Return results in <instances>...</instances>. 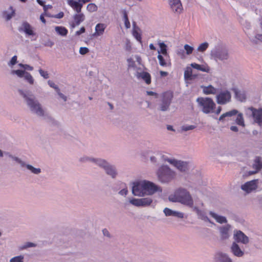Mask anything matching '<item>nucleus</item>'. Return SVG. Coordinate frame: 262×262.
<instances>
[{
	"instance_id": "nucleus-36",
	"label": "nucleus",
	"mask_w": 262,
	"mask_h": 262,
	"mask_svg": "<svg viewBox=\"0 0 262 262\" xmlns=\"http://www.w3.org/2000/svg\"><path fill=\"white\" fill-rule=\"evenodd\" d=\"M55 30L58 35L62 36H66L68 33V30L62 26L55 27Z\"/></svg>"
},
{
	"instance_id": "nucleus-11",
	"label": "nucleus",
	"mask_w": 262,
	"mask_h": 262,
	"mask_svg": "<svg viewBox=\"0 0 262 262\" xmlns=\"http://www.w3.org/2000/svg\"><path fill=\"white\" fill-rule=\"evenodd\" d=\"M258 181L257 179L248 181L242 185L241 188L246 193H250L257 189L258 186Z\"/></svg>"
},
{
	"instance_id": "nucleus-27",
	"label": "nucleus",
	"mask_w": 262,
	"mask_h": 262,
	"mask_svg": "<svg viewBox=\"0 0 262 262\" xmlns=\"http://www.w3.org/2000/svg\"><path fill=\"white\" fill-rule=\"evenodd\" d=\"M137 77L138 79H142L145 81V82L147 84H149L151 82V77L150 74L147 72H141L137 73Z\"/></svg>"
},
{
	"instance_id": "nucleus-32",
	"label": "nucleus",
	"mask_w": 262,
	"mask_h": 262,
	"mask_svg": "<svg viewBox=\"0 0 262 262\" xmlns=\"http://www.w3.org/2000/svg\"><path fill=\"white\" fill-rule=\"evenodd\" d=\"M236 98L240 101H244L246 99V94L244 91L235 90Z\"/></svg>"
},
{
	"instance_id": "nucleus-12",
	"label": "nucleus",
	"mask_w": 262,
	"mask_h": 262,
	"mask_svg": "<svg viewBox=\"0 0 262 262\" xmlns=\"http://www.w3.org/2000/svg\"><path fill=\"white\" fill-rule=\"evenodd\" d=\"M129 202L131 204L137 207H145L150 205L152 202V200L150 198H133L130 199Z\"/></svg>"
},
{
	"instance_id": "nucleus-54",
	"label": "nucleus",
	"mask_w": 262,
	"mask_h": 262,
	"mask_svg": "<svg viewBox=\"0 0 262 262\" xmlns=\"http://www.w3.org/2000/svg\"><path fill=\"white\" fill-rule=\"evenodd\" d=\"M169 200L173 202H179L178 201V190L176 191L174 194L173 195H170L169 197Z\"/></svg>"
},
{
	"instance_id": "nucleus-44",
	"label": "nucleus",
	"mask_w": 262,
	"mask_h": 262,
	"mask_svg": "<svg viewBox=\"0 0 262 262\" xmlns=\"http://www.w3.org/2000/svg\"><path fill=\"white\" fill-rule=\"evenodd\" d=\"M37 245L32 242H27L19 247V250H23L31 247H35Z\"/></svg>"
},
{
	"instance_id": "nucleus-14",
	"label": "nucleus",
	"mask_w": 262,
	"mask_h": 262,
	"mask_svg": "<svg viewBox=\"0 0 262 262\" xmlns=\"http://www.w3.org/2000/svg\"><path fill=\"white\" fill-rule=\"evenodd\" d=\"M92 0H67L68 4L76 12H80L84 4Z\"/></svg>"
},
{
	"instance_id": "nucleus-19",
	"label": "nucleus",
	"mask_w": 262,
	"mask_h": 262,
	"mask_svg": "<svg viewBox=\"0 0 262 262\" xmlns=\"http://www.w3.org/2000/svg\"><path fill=\"white\" fill-rule=\"evenodd\" d=\"M169 4L173 12L178 13L182 12L183 7L180 0H169Z\"/></svg>"
},
{
	"instance_id": "nucleus-48",
	"label": "nucleus",
	"mask_w": 262,
	"mask_h": 262,
	"mask_svg": "<svg viewBox=\"0 0 262 262\" xmlns=\"http://www.w3.org/2000/svg\"><path fill=\"white\" fill-rule=\"evenodd\" d=\"M97 9V6L94 3H90L86 7V10L90 12H96Z\"/></svg>"
},
{
	"instance_id": "nucleus-45",
	"label": "nucleus",
	"mask_w": 262,
	"mask_h": 262,
	"mask_svg": "<svg viewBox=\"0 0 262 262\" xmlns=\"http://www.w3.org/2000/svg\"><path fill=\"white\" fill-rule=\"evenodd\" d=\"M236 123L241 126H244L245 123L244 118L243 117V114L242 113H239L237 114L236 119Z\"/></svg>"
},
{
	"instance_id": "nucleus-10",
	"label": "nucleus",
	"mask_w": 262,
	"mask_h": 262,
	"mask_svg": "<svg viewBox=\"0 0 262 262\" xmlns=\"http://www.w3.org/2000/svg\"><path fill=\"white\" fill-rule=\"evenodd\" d=\"M230 250L232 255L236 257H243L245 254V251L243 246L240 247L236 242H233L230 246Z\"/></svg>"
},
{
	"instance_id": "nucleus-29",
	"label": "nucleus",
	"mask_w": 262,
	"mask_h": 262,
	"mask_svg": "<svg viewBox=\"0 0 262 262\" xmlns=\"http://www.w3.org/2000/svg\"><path fill=\"white\" fill-rule=\"evenodd\" d=\"M209 214L219 223L223 224L226 223L227 222V220L225 216L219 215L212 211H210Z\"/></svg>"
},
{
	"instance_id": "nucleus-56",
	"label": "nucleus",
	"mask_w": 262,
	"mask_h": 262,
	"mask_svg": "<svg viewBox=\"0 0 262 262\" xmlns=\"http://www.w3.org/2000/svg\"><path fill=\"white\" fill-rule=\"evenodd\" d=\"M12 160L14 161H15L17 163H18L20 165L21 167H24V165H25V162L23 161V160H21L18 157L14 156L13 157V159H12Z\"/></svg>"
},
{
	"instance_id": "nucleus-3",
	"label": "nucleus",
	"mask_w": 262,
	"mask_h": 262,
	"mask_svg": "<svg viewBox=\"0 0 262 262\" xmlns=\"http://www.w3.org/2000/svg\"><path fill=\"white\" fill-rule=\"evenodd\" d=\"M157 176L160 182L168 183L175 178L176 172L168 165L162 164L158 168Z\"/></svg>"
},
{
	"instance_id": "nucleus-6",
	"label": "nucleus",
	"mask_w": 262,
	"mask_h": 262,
	"mask_svg": "<svg viewBox=\"0 0 262 262\" xmlns=\"http://www.w3.org/2000/svg\"><path fill=\"white\" fill-rule=\"evenodd\" d=\"M211 58L216 61L218 60L223 61L229 58L228 50L223 47L218 46L211 50L210 53Z\"/></svg>"
},
{
	"instance_id": "nucleus-55",
	"label": "nucleus",
	"mask_w": 262,
	"mask_h": 262,
	"mask_svg": "<svg viewBox=\"0 0 262 262\" xmlns=\"http://www.w3.org/2000/svg\"><path fill=\"white\" fill-rule=\"evenodd\" d=\"M196 126L195 125H183L182 126V130L185 132L189 130H192L194 128H195Z\"/></svg>"
},
{
	"instance_id": "nucleus-23",
	"label": "nucleus",
	"mask_w": 262,
	"mask_h": 262,
	"mask_svg": "<svg viewBox=\"0 0 262 262\" xmlns=\"http://www.w3.org/2000/svg\"><path fill=\"white\" fill-rule=\"evenodd\" d=\"M106 28V25L105 24L98 23L95 26V32L93 34L92 36L93 37H98L102 35Z\"/></svg>"
},
{
	"instance_id": "nucleus-64",
	"label": "nucleus",
	"mask_w": 262,
	"mask_h": 262,
	"mask_svg": "<svg viewBox=\"0 0 262 262\" xmlns=\"http://www.w3.org/2000/svg\"><path fill=\"white\" fill-rule=\"evenodd\" d=\"M57 93L61 99H62L64 101H67V97L62 93H60V90L59 91H57Z\"/></svg>"
},
{
	"instance_id": "nucleus-41",
	"label": "nucleus",
	"mask_w": 262,
	"mask_h": 262,
	"mask_svg": "<svg viewBox=\"0 0 262 262\" xmlns=\"http://www.w3.org/2000/svg\"><path fill=\"white\" fill-rule=\"evenodd\" d=\"M95 158L88 156H83L79 159V162L81 163L91 162L94 163Z\"/></svg>"
},
{
	"instance_id": "nucleus-8",
	"label": "nucleus",
	"mask_w": 262,
	"mask_h": 262,
	"mask_svg": "<svg viewBox=\"0 0 262 262\" xmlns=\"http://www.w3.org/2000/svg\"><path fill=\"white\" fill-rule=\"evenodd\" d=\"M173 94L171 92H166L162 94L161 102L159 105L161 111L165 112L169 110Z\"/></svg>"
},
{
	"instance_id": "nucleus-60",
	"label": "nucleus",
	"mask_w": 262,
	"mask_h": 262,
	"mask_svg": "<svg viewBox=\"0 0 262 262\" xmlns=\"http://www.w3.org/2000/svg\"><path fill=\"white\" fill-rule=\"evenodd\" d=\"M128 66L129 68H134L135 67V63L134 60L130 58L127 59Z\"/></svg>"
},
{
	"instance_id": "nucleus-51",
	"label": "nucleus",
	"mask_w": 262,
	"mask_h": 262,
	"mask_svg": "<svg viewBox=\"0 0 262 262\" xmlns=\"http://www.w3.org/2000/svg\"><path fill=\"white\" fill-rule=\"evenodd\" d=\"M24 257L23 255L15 256L10 259V262H24Z\"/></svg>"
},
{
	"instance_id": "nucleus-53",
	"label": "nucleus",
	"mask_w": 262,
	"mask_h": 262,
	"mask_svg": "<svg viewBox=\"0 0 262 262\" xmlns=\"http://www.w3.org/2000/svg\"><path fill=\"white\" fill-rule=\"evenodd\" d=\"M38 72L41 76H42L45 79H48L49 77V73L47 71H44L41 69H39L38 70Z\"/></svg>"
},
{
	"instance_id": "nucleus-26",
	"label": "nucleus",
	"mask_w": 262,
	"mask_h": 262,
	"mask_svg": "<svg viewBox=\"0 0 262 262\" xmlns=\"http://www.w3.org/2000/svg\"><path fill=\"white\" fill-rule=\"evenodd\" d=\"M192 208H193V210L196 213V214L198 216V217L199 219H200L204 221H207L209 222H211L210 220L207 216L206 213L204 211L199 209L198 208V207H197L193 206V207H192Z\"/></svg>"
},
{
	"instance_id": "nucleus-34",
	"label": "nucleus",
	"mask_w": 262,
	"mask_h": 262,
	"mask_svg": "<svg viewBox=\"0 0 262 262\" xmlns=\"http://www.w3.org/2000/svg\"><path fill=\"white\" fill-rule=\"evenodd\" d=\"M160 154H164L162 151H157L156 153V156H151L150 157V160L151 163H152L154 164H158L159 163V161H161L162 162H165L164 161H163L159 156Z\"/></svg>"
},
{
	"instance_id": "nucleus-40",
	"label": "nucleus",
	"mask_w": 262,
	"mask_h": 262,
	"mask_svg": "<svg viewBox=\"0 0 262 262\" xmlns=\"http://www.w3.org/2000/svg\"><path fill=\"white\" fill-rule=\"evenodd\" d=\"M26 72L23 70H12L10 73L11 75H16L18 78H23Z\"/></svg>"
},
{
	"instance_id": "nucleus-39",
	"label": "nucleus",
	"mask_w": 262,
	"mask_h": 262,
	"mask_svg": "<svg viewBox=\"0 0 262 262\" xmlns=\"http://www.w3.org/2000/svg\"><path fill=\"white\" fill-rule=\"evenodd\" d=\"M23 78L24 80L29 84L33 85L34 84L35 81L34 79L30 73L26 72Z\"/></svg>"
},
{
	"instance_id": "nucleus-28",
	"label": "nucleus",
	"mask_w": 262,
	"mask_h": 262,
	"mask_svg": "<svg viewBox=\"0 0 262 262\" xmlns=\"http://www.w3.org/2000/svg\"><path fill=\"white\" fill-rule=\"evenodd\" d=\"M190 66L196 70L199 71L208 73L210 71L209 67L207 65L199 64L196 63H192L190 64Z\"/></svg>"
},
{
	"instance_id": "nucleus-63",
	"label": "nucleus",
	"mask_w": 262,
	"mask_h": 262,
	"mask_svg": "<svg viewBox=\"0 0 262 262\" xmlns=\"http://www.w3.org/2000/svg\"><path fill=\"white\" fill-rule=\"evenodd\" d=\"M33 70V67L32 66H30L29 64H25L24 69L23 70H28V71H32Z\"/></svg>"
},
{
	"instance_id": "nucleus-13",
	"label": "nucleus",
	"mask_w": 262,
	"mask_h": 262,
	"mask_svg": "<svg viewBox=\"0 0 262 262\" xmlns=\"http://www.w3.org/2000/svg\"><path fill=\"white\" fill-rule=\"evenodd\" d=\"M233 242H236L238 244L241 243L247 245L249 242V237L240 230H234L233 233Z\"/></svg>"
},
{
	"instance_id": "nucleus-31",
	"label": "nucleus",
	"mask_w": 262,
	"mask_h": 262,
	"mask_svg": "<svg viewBox=\"0 0 262 262\" xmlns=\"http://www.w3.org/2000/svg\"><path fill=\"white\" fill-rule=\"evenodd\" d=\"M93 163L104 169L108 162L103 159L95 158Z\"/></svg>"
},
{
	"instance_id": "nucleus-35",
	"label": "nucleus",
	"mask_w": 262,
	"mask_h": 262,
	"mask_svg": "<svg viewBox=\"0 0 262 262\" xmlns=\"http://www.w3.org/2000/svg\"><path fill=\"white\" fill-rule=\"evenodd\" d=\"M24 167H26L31 173L35 174H38L41 172L40 168L34 167L31 165L27 164L26 162L25 163V165H24Z\"/></svg>"
},
{
	"instance_id": "nucleus-62",
	"label": "nucleus",
	"mask_w": 262,
	"mask_h": 262,
	"mask_svg": "<svg viewBox=\"0 0 262 262\" xmlns=\"http://www.w3.org/2000/svg\"><path fill=\"white\" fill-rule=\"evenodd\" d=\"M127 193H128V190L126 188H123V189H121L120 191H119V194L121 195H123V196L126 195Z\"/></svg>"
},
{
	"instance_id": "nucleus-2",
	"label": "nucleus",
	"mask_w": 262,
	"mask_h": 262,
	"mask_svg": "<svg viewBox=\"0 0 262 262\" xmlns=\"http://www.w3.org/2000/svg\"><path fill=\"white\" fill-rule=\"evenodd\" d=\"M18 92L32 113L38 116H44L45 112L41 104L31 91L19 90Z\"/></svg>"
},
{
	"instance_id": "nucleus-5",
	"label": "nucleus",
	"mask_w": 262,
	"mask_h": 262,
	"mask_svg": "<svg viewBox=\"0 0 262 262\" xmlns=\"http://www.w3.org/2000/svg\"><path fill=\"white\" fill-rule=\"evenodd\" d=\"M159 156L163 161L175 167L181 172H185L188 169V163L186 162L177 160L164 154H160Z\"/></svg>"
},
{
	"instance_id": "nucleus-37",
	"label": "nucleus",
	"mask_w": 262,
	"mask_h": 262,
	"mask_svg": "<svg viewBox=\"0 0 262 262\" xmlns=\"http://www.w3.org/2000/svg\"><path fill=\"white\" fill-rule=\"evenodd\" d=\"M15 14V10L12 6L9 8V12L6 11L4 13V17L7 20H9L14 16Z\"/></svg>"
},
{
	"instance_id": "nucleus-7",
	"label": "nucleus",
	"mask_w": 262,
	"mask_h": 262,
	"mask_svg": "<svg viewBox=\"0 0 262 262\" xmlns=\"http://www.w3.org/2000/svg\"><path fill=\"white\" fill-rule=\"evenodd\" d=\"M178 191V200L179 203L187 206L189 207H193V201L189 192L184 189H179Z\"/></svg>"
},
{
	"instance_id": "nucleus-1",
	"label": "nucleus",
	"mask_w": 262,
	"mask_h": 262,
	"mask_svg": "<svg viewBox=\"0 0 262 262\" xmlns=\"http://www.w3.org/2000/svg\"><path fill=\"white\" fill-rule=\"evenodd\" d=\"M162 188L154 183L146 181H140L133 183L132 193L135 196L150 195L157 191L162 192Z\"/></svg>"
},
{
	"instance_id": "nucleus-20",
	"label": "nucleus",
	"mask_w": 262,
	"mask_h": 262,
	"mask_svg": "<svg viewBox=\"0 0 262 262\" xmlns=\"http://www.w3.org/2000/svg\"><path fill=\"white\" fill-rule=\"evenodd\" d=\"M196 77L195 74L192 73V67H187L184 71V78L186 82L188 83L194 80Z\"/></svg>"
},
{
	"instance_id": "nucleus-30",
	"label": "nucleus",
	"mask_w": 262,
	"mask_h": 262,
	"mask_svg": "<svg viewBox=\"0 0 262 262\" xmlns=\"http://www.w3.org/2000/svg\"><path fill=\"white\" fill-rule=\"evenodd\" d=\"M139 28L136 27V23L133 22V35L139 41L140 43H142V37L140 33L138 32Z\"/></svg>"
},
{
	"instance_id": "nucleus-24",
	"label": "nucleus",
	"mask_w": 262,
	"mask_h": 262,
	"mask_svg": "<svg viewBox=\"0 0 262 262\" xmlns=\"http://www.w3.org/2000/svg\"><path fill=\"white\" fill-rule=\"evenodd\" d=\"M201 88L203 90V93L206 95H215L218 92V89L214 88L212 85H209L208 86L202 85Z\"/></svg>"
},
{
	"instance_id": "nucleus-16",
	"label": "nucleus",
	"mask_w": 262,
	"mask_h": 262,
	"mask_svg": "<svg viewBox=\"0 0 262 262\" xmlns=\"http://www.w3.org/2000/svg\"><path fill=\"white\" fill-rule=\"evenodd\" d=\"M221 237L222 239H228L230 236L231 226L229 224L218 228Z\"/></svg>"
},
{
	"instance_id": "nucleus-57",
	"label": "nucleus",
	"mask_w": 262,
	"mask_h": 262,
	"mask_svg": "<svg viewBox=\"0 0 262 262\" xmlns=\"http://www.w3.org/2000/svg\"><path fill=\"white\" fill-rule=\"evenodd\" d=\"M173 211H174L168 208H165L163 210V212L166 216H173Z\"/></svg>"
},
{
	"instance_id": "nucleus-50",
	"label": "nucleus",
	"mask_w": 262,
	"mask_h": 262,
	"mask_svg": "<svg viewBox=\"0 0 262 262\" xmlns=\"http://www.w3.org/2000/svg\"><path fill=\"white\" fill-rule=\"evenodd\" d=\"M17 62V57L16 55L13 56L10 60L8 62V66L12 68L15 64H16Z\"/></svg>"
},
{
	"instance_id": "nucleus-9",
	"label": "nucleus",
	"mask_w": 262,
	"mask_h": 262,
	"mask_svg": "<svg viewBox=\"0 0 262 262\" xmlns=\"http://www.w3.org/2000/svg\"><path fill=\"white\" fill-rule=\"evenodd\" d=\"M231 101V93L228 90L220 91L216 95V101L217 104L224 105Z\"/></svg>"
},
{
	"instance_id": "nucleus-18",
	"label": "nucleus",
	"mask_w": 262,
	"mask_h": 262,
	"mask_svg": "<svg viewBox=\"0 0 262 262\" xmlns=\"http://www.w3.org/2000/svg\"><path fill=\"white\" fill-rule=\"evenodd\" d=\"M253 168L255 170L249 171L248 172V175L250 176L255 174L262 168V159L260 157H256L253 164Z\"/></svg>"
},
{
	"instance_id": "nucleus-43",
	"label": "nucleus",
	"mask_w": 262,
	"mask_h": 262,
	"mask_svg": "<svg viewBox=\"0 0 262 262\" xmlns=\"http://www.w3.org/2000/svg\"><path fill=\"white\" fill-rule=\"evenodd\" d=\"M123 19L124 22V25L126 29H129L130 27V24L129 21L127 13L126 10L123 11Z\"/></svg>"
},
{
	"instance_id": "nucleus-42",
	"label": "nucleus",
	"mask_w": 262,
	"mask_h": 262,
	"mask_svg": "<svg viewBox=\"0 0 262 262\" xmlns=\"http://www.w3.org/2000/svg\"><path fill=\"white\" fill-rule=\"evenodd\" d=\"M157 58L159 60V64L161 66L167 67L169 65V63L167 62V58L165 59L162 55L158 54Z\"/></svg>"
},
{
	"instance_id": "nucleus-21",
	"label": "nucleus",
	"mask_w": 262,
	"mask_h": 262,
	"mask_svg": "<svg viewBox=\"0 0 262 262\" xmlns=\"http://www.w3.org/2000/svg\"><path fill=\"white\" fill-rule=\"evenodd\" d=\"M104 170L105 173L113 179L116 178L118 174L116 166L110 163L107 164Z\"/></svg>"
},
{
	"instance_id": "nucleus-49",
	"label": "nucleus",
	"mask_w": 262,
	"mask_h": 262,
	"mask_svg": "<svg viewBox=\"0 0 262 262\" xmlns=\"http://www.w3.org/2000/svg\"><path fill=\"white\" fill-rule=\"evenodd\" d=\"M251 41L255 43H257L258 41H260L262 42V33H257L256 34L254 37L253 38H250Z\"/></svg>"
},
{
	"instance_id": "nucleus-15",
	"label": "nucleus",
	"mask_w": 262,
	"mask_h": 262,
	"mask_svg": "<svg viewBox=\"0 0 262 262\" xmlns=\"http://www.w3.org/2000/svg\"><path fill=\"white\" fill-rule=\"evenodd\" d=\"M248 110L251 112L254 122L259 126L262 127V107L259 108L251 107L248 108Z\"/></svg>"
},
{
	"instance_id": "nucleus-52",
	"label": "nucleus",
	"mask_w": 262,
	"mask_h": 262,
	"mask_svg": "<svg viewBox=\"0 0 262 262\" xmlns=\"http://www.w3.org/2000/svg\"><path fill=\"white\" fill-rule=\"evenodd\" d=\"M177 54L181 58L184 59L186 58V54L184 49H179L176 51Z\"/></svg>"
},
{
	"instance_id": "nucleus-17",
	"label": "nucleus",
	"mask_w": 262,
	"mask_h": 262,
	"mask_svg": "<svg viewBox=\"0 0 262 262\" xmlns=\"http://www.w3.org/2000/svg\"><path fill=\"white\" fill-rule=\"evenodd\" d=\"M215 262H233L232 258L226 253L219 252L214 255Z\"/></svg>"
},
{
	"instance_id": "nucleus-59",
	"label": "nucleus",
	"mask_w": 262,
	"mask_h": 262,
	"mask_svg": "<svg viewBox=\"0 0 262 262\" xmlns=\"http://www.w3.org/2000/svg\"><path fill=\"white\" fill-rule=\"evenodd\" d=\"M89 52V49L86 47H80L79 49V53L81 55H85Z\"/></svg>"
},
{
	"instance_id": "nucleus-22",
	"label": "nucleus",
	"mask_w": 262,
	"mask_h": 262,
	"mask_svg": "<svg viewBox=\"0 0 262 262\" xmlns=\"http://www.w3.org/2000/svg\"><path fill=\"white\" fill-rule=\"evenodd\" d=\"M19 32H24L27 35L31 36L34 35L31 26L27 22H24L21 27L18 29Z\"/></svg>"
},
{
	"instance_id": "nucleus-46",
	"label": "nucleus",
	"mask_w": 262,
	"mask_h": 262,
	"mask_svg": "<svg viewBox=\"0 0 262 262\" xmlns=\"http://www.w3.org/2000/svg\"><path fill=\"white\" fill-rule=\"evenodd\" d=\"M184 50L186 55H189L191 54L194 50L193 47L189 46V45L186 44L184 46Z\"/></svg>"
},
{
	"instance_id": "nucleus-25",
	"label": "nucleus",
	"mask_w": 262,
	"mask_h": 262,
	"mask_svg": "<svg viewBox=\"0 0 262 262\" xmlns=\"http://www.w3.org/2000/svg\"><path fill=\"white\" fill-rule=\"evenodd\" d=\"M73 18L75 24H72L73 28L75 27V25L78 26L81 22L83 21L85 19V16L81 12H76V14L73 16Z\"/></svg>"
},
{
	"instance_id": "nucleus-61",
	"label": "nucleus",
	"mask_w": 262,
	"mask_h": 262,
	"mask_svg": "<svg viewBox=\"0 0 262 262\" xmlns=\"http://www.w3.org/2000/svg\"><path fill=\"white\" fill-rule=\"evenodd\" d=\"M173 216H176L180 219H182L184 217V213L181 212L174 211Z\"/></svg>"
},
{
	"instance_id": "nucleus-38",
	"label": "nucleus",
	"mask_w": 262,
	"mask_h": 262,
	"mask_svg": "<svg viewBox=\"0 0 262 262\" xmlns=\"http://www.w3.org/2000/svg\"><path fill=\"white\" fill-rule=\"evenodd\" d=\"M238 111L236 110H233L222 114L219 118V120L223 121L225 117H231L237 114Z\"/></svg>"
},
{
	"instance_id": "nucleus-33",
	"label": "nucleus",
	"mask_w": 262,
	"mask_h": 262,
	"mask_svg": "<svg viewBox=\"0 0 262 262\" xmlns=\"http://www.w3.org/2000/svg\"><path fill=\"white\" fill-rule=\"evenodd\" d=\"M158 45L160 48V50L158 51V54H162L165 56H167V45L163 42H161L160 41L158 42Z\"/></svg>"
},
{
	"instance_id": "nucleus-58",
	"label": "nucleus",
	"mask_w": 262,
	"mask_h": 262,
	"mask_svg": "<svg viewBox=\"0 0 262 262\" xmlns=\"http://www.w3.org/2000/svg\"><path fill=\"white\" fill-rule=\"evenodd\" d=\"M48 83L50 87L55 89L56 90V92L57 91H59V89L58 86L56 84H55V83L54 82H53L52 81L49 80L48 81Z\"/></svg>"
},
{
	"instance_id": "nucleus-4",
	"label": "nucleus",
	"mask_w": 262,
	"mask_h": 262,
	"mask_svg": "<svg viewBox=\"0 0 262 262\" xmlns=\"http://www.w3.org/2000/svg\"><path fill=\"white\" fill-rule=\"evenodd\" d=\"M199 107L204 114L214 113L216 104L212 99L209 97H199L196 99Z\"/></svg>"
},
{
	"instance_id": "nucleus-47",
	"label": "nucleus",
	"mask_w": 262,
	"mask_h": 262,
	"mask_svg": "<svg viewBox=\"0 0 262 262\" xmlns=\"http://www.w3.org/2000/svg\"><path fill=\"white\" fill-rule=\"evenodd\" d=\"M208 46L209 44L208 42H203L198 46L197 48V51L200 52H204L208 48Z\"/></svg>"
}]
</instances>
